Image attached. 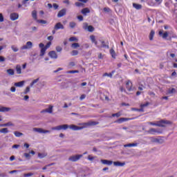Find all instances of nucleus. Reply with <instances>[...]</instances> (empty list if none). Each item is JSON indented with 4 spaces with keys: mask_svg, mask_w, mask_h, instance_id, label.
Instances as JSON below:
<instances>
[{
    "mask_svg": "<svg viewBox=\"0 0 177 177\" xmlns=\"http://www.w3.org/2000/svg\"><path fill=\"white\" fill-rule=\"evenodd\" d=\"M1 133H8L9 130H8V128H3L0 130Z\"/></svg>",
    "mask_w": 177,
    "mask_h": 177,
    "instance_id": "nucleus-36",
    "label": "nucleus"
},
{
    "mask_svg": "<svg viewBox=\"0 0 177 177\" xmlns=\"http://www.w3.org/2000/svg\"><path fill=\"white\" fill-rule=\"evenodd\" d=\"M122 106H129L130 104H128V103L122 102Z\"/></svg>",
    "mask_w": 177,
    "mask_h": 177,
    "instance_id": "nucleus-63",
    "label": "nucleus"
},
{
    "mask_svg": "<svg viewBox=\"0 0 177 177\" xmlns=\"http://www.w3.org/2000/svg\"><path fill=\"white\" fill-rule=\"evenodd\" d=\"M11 49L13 52H19V48L15 45L11 46Z\"/></svg>",
    "mask_w": 177,
    "mask_h": 177,
    "instance_id": "nucleus-38",
    "label": "nucleus"
},
{
    "mask_svg": "<svg viewBox=\"0 0 177 177\" xmlns=\"http://www.w3.org/2000/svg\"><path fill=\"white\" fill-rule=\"evenodd\" d=\"M54 30H64V26H63V24H62V23L58 22L54 26Z\"/></svg>",
    "mask_w": 177,
    "mask_h": 177,
    "instance_id": "nucleus-11",
    "label": "nucleus"
},
{
    "mask_svg": "<svg viewBox=\"0 0 177 177\" xmlns=\"http://www.w3.org/2000/svg\"><path fill=\"white\" fill-rule=\"evenodd\" d=\"M84 30H88L89 32H93L95 31V28L92 26H88V24H85L83 26Z\"/></svg>",
    "mask_w": 177,
    "mask_h": 177,
    "instance_id": "nucleus-9",
    "label": "nucleus"
},
{
    "mask_svg": "<svg viewBox=\"0 0 177 177\" xmlns=\"http://www.w3.org/2000/svg\"><path fill=\"white\" fill-rule=\"evenodd\" d=\"M37 23H39V24H46L48 22L44 19H37Z\"/></svg>",
    "mask_w": 177,
    "mask_h": 177,
    "instance_id": "nucleus-33",
    "label": "nucleus"
},
{
    "mask_svg": "<svg viewBox=\"0 0 177 177\" xmlns=\"http://www.w3.org/2000/svg\"><path fill=\"white\" fill-rule=\"evenodd\" d=\"M102 48H105L106 49H109V42L106 43L104 41H101Z\"/></svg>",
    "mask_w": 177,
    "mask_h": 177,
    "instance_id": "nucleus-28",
    "label": "nucleus"
},
{
    "mask_svg": "<svg viewBox=\"0 0 177 177\" xmlns=\"http://www.w3.org/2000/svg\"><path fill=\"white\" fill-rule=\"evenodd\" d=\"M77 55H78V50H72V56H77Z\"/></svg>",
    "mask_w": 177,
    "mask_h": 177,
    "instance_id": "nucleus-45",
    "label": "nucleus"
},
{
    "mask_svg": "<svg viewBox=\"0 0 177 177\" xmlns=\"http://www.w3.org/2000/svg\"><path fill=\"white\" fill-rule=\"evenodd\" d=\"M56 50L57 52H62V50H63V48L58 46L56 47Z\"/></svg>",
    "mask_w": 177,
    "mask_h": 177,
    "instance_id": "nucleus-50",
    "label": "nucleus"
},
{
    "mask_svg": "<svg viewBox=\"0 0 177 177\" xmlns=\"http://www.w3.org/2000/svg\"><path fill=\"white\" fill-rule=\"evenodd\" d=\"M82 125L84 127H78L75 124L70 126L68 124H62L53 127L52 129L53 131H62V129L66 131V129H68V128H70V129H72L73 131H80L81 129H84V128H86L87 127H95V125H99V122L90 121L83 123Z\"/></svg>",
    "mask_w": 177,
    "mask_h": 177,
    "instance_id": "nucleus-1",
    "label": "nucleus"
},
{
    "mask_svg": "<svg viewBox=\"0 0 177 177\" xmlns=\"http://www.w3.org/2000/svg\"><path fill=\"white\" fill-rule=\"evenodd\" d=\"M117 56H118V54L115 53V51L114 50V49H111V57L113 59H115V57H117Z\"/></svg>",
    "mask_w": 177,
    "mask_h": 177,
    "instance_id": "nucleus-30",
    "label": "nucleus"
},
{
    "mask_svg": "<svg viewBox=\"0 0 177 177\" xmlns=\"http://www.w3.org/2000/svg\"><path fill=\"white\" fill-rule=\"evenodd\" d=\"M14 85H15V86H17L18 88H21V86H23V85H24V81L16 82V83H15Z\"/></svg>",
    "mask_w": 177,
    "mask_h": 177,
    "instance_id": "nucleus-22",
    "label": "nucleus"
},
{
    "mask_svg": "<svg viewBox=\"0 0 177 177\" xmlns=\"http://www.w3.org/2000/svg\"><path fill=\"white\" fill-rule=\"evenodd\" d=\"M150 125H155L156 127H160V128H165L166 125H171L172 122L169 120H161L156 123L153 122H149Z\"/></svg>",
    "mask_w": 177,
    "mask_h": 177,
    "instance_id": "nucleus-2",
    "label": "nucleus"
},
{
    "mask_svg": "<svg viewBox=\"0 0 177 177\" xmlns=\"http://www.w3.org/2000/svg\"><path fill=\"white\" fill-rule=\"evenodd\" d=\"M10 20H12V21H15V20H17V19H19V14L16 12L11 13L10 15Z\"/></svg>",
    "mask_w": 177,
    "mask_h": 177,
    "instance_id": "nucleus-12",
    "label": "nucleus"
},
{
    "mask_svg": "<svg viewBox=\"0 0 177 177\" xmlns=\"http://www.w3.org/2000/svg\"><path fill=\"white\" fill-rule=\"evenodd\" d=\"M15 70L17 71V74H21V66L20 65H17Z\"/></svg>",
    "mask_w": 177,
    "mask_h": 177,
    "instance_id": "nucleus-25",
    "label": "nucleus"
},
{
    "mask_svg": "<svg viewBox=\"0 0 177 177\" xmlns=\"http://www.w3.org/2000/svg\"><path fill=\"white\" fill-rule=\"evenodd\" d=\"M39 48H41L40 50V56H44L45 55V53L46 52V48L45 47V44H44L43 43H40L39 44Z\"/></svg>",
    "mask_w": 177,
    "mask_h": 177,
    "instance_id": "nucleus-6",
    "label": "nucleus"
},
{
    "mask_svg": "<svg viewBox=\"0 0 177 177\" xmlns=\"http://www.w3.org/2000/svg\"><path fill=\"white\" fill-rule=\"evenodd\" d=\"M53 6L55 10L59 9V5H57V3H53Z\"/></svg>",
    "mask_w": 177,
    "mask_h": 177,
    "instance_id": "nucleus-53",
    "label": "nucleus"
},
{
    "mask_svg": "<svg viewBox=\"0 0 177 177\" xmlns=\"http://www.w3.org/2000/svg\"><path fill=\"white\" fill-rule=\"evenodd\" d=\"M7 73L8 75H15V70L13 69H8Z\"/></svg>",
    "mask_w": 177,
    "mask_h": 177,
    "instance_id": "nucleus-31",
    "label": "nucleus"
},
{
    "mask_svg": "<svg viewBox=\"0 0 177 177\" xmlns=\"http://www.w3.org/2000/svg\"><path fill=\"white\" fill-rule=\"evenodd\" d=\"M175 92H176V90L175 88H169L168 90V93L171 94V93H175Z\"/></svg>",
    "mask_w": 177,
    "mask_h": 177,
    "instance_id": "nucleus-43",
    "label": "nucleus"
},
{
    "mask_svg": "<svg viewBox=\"0 0 177 177\" xmlns=\"http://www.w3.org/2000/svg\"><path fill=\"white\" fill-rule=\"evenodd\" d=\"M0 127H13V124L12 122H8L7 123L0 124Z\"/></svg>",
    "mask_w": 177,
    "mask_h": 177,
    "instance_id": "nucleus-27",
    "label": "nucleus"
},
{
    "mask_svg": "<svg viewBox=\"0 0 177 177\" xmlns=\"http://www.w3.org/2000/svg\"><path fill=\"white\" fill-rule=\"evenodd\" d=\"M155 34L156 32L153 30H151L149 35V41H153V38H154Z\"/></svg>",
    "mask_w": 177,
    "mask_h": 177,
    "instance_id": "nucleus-21",
    "label": "nucleus"
},
{
    "mask_svg": "<svg viewBox=\"0 0 177 177\" xmlns=\"http://www.w3.org/2000/svg\"><path fill=\"white\" fill-rule=\"evenodd\" d=\"M85 97H86V95L83 94L80 96V100H84V99H85Z\"/></svg>",
    "mask_w": 177,
    "mask_h": 177,
    "instance_id": "nucleus-54",
    "label": "nucleus"
},
{
    "mask_svg": "<svg viewBox=\"0 0 177 177\" xmlns=\"http://www.w3.org/2000/svg\"><path fill=\"white\" fill-rule=\"evenodd\" d=\"M32 48V42L27 41L26 44L21 47V50H24L25 49H31Z\"/></svg>",
    "mask_w": 177,
    "mask_h": 177,
    "instance_id": "nucleus-8",
    "label": "nucleus"
},
{
    "mask_svg": "<svg viewBox=\"0 0 177 177\" xmlns=\"http://www.w3.org/2000/svg\"><path fill=\"white\" fill-rule=\"evenodd\" d=\"M24 156V157H26V158H28V159H30V157H31V156L28 153H25Z\"/></svg>",
    "mask_w": 177,
    "mask_h": 177,
    "instance_id": "nucleus-52",
    "label": "nucleus"
},
{
    "mask_svg": "<svg viewBox=\"0 0 177 177\" xmlns=\"http://www.w3.org/2000/svg\"><path fill=\"white\" fill-rule=\"evenodd\" d=\"M104 12H110L109 8H104Z\"/></svg>",
    "mask_w": 177,
    "mask_h": 177,
    "instance_id": "nucleus-61",
    "label": "nucleus"
},
{
    "mask_svg": "<svg viewBox=\"0 0 177 177\" xmlns=\"http://www.w3.org/2000/svg\"><path fill=\"white\" fill-rule=\"evenodd\" d=\"M47 156H48L47 153H38L39 158H45V157H46Z\"/></svg>",
    "mask_w": 177,
    "mask_h": 177,
    "instance_id": "nucleus-35",
    "label": "nucleus"
},
{
    "mask_svg": "<svg viewBox=\"0 0 177 177\" xmlns=\"http://www.w3.org/2000/svg\"><path fill=\"white\" fill-rule=\"evenodd\" d=\"M39 81V78L35 79L30 83V86H34L35 84H37Z\"/></svg>",
    "mask_w": 177,
    "mask_h": 177,
    "instance_id": "nucleus-40",
    "label": "nucleus"
},
{
    "mask_svg": "<svg viewBox=\"0 0 177 177\" xmlns=\"http://www.w3.org/2000/svg\"><path fill=\"white\" fill-rule=\"evenodd\" d=\"M3 21V15L2 13H0V23H2Z\"/></svg>",
    "mask_w": 177,
    "mask_h": 177,
    "instance_id": "nucleus-56",
    "label": "nucleus"
},
{
    "mask_svg": "<svg viewBox=\"0 0 177 177\" xmlns=\"http://www.w3.org/2000/svg\"><path fill=\"white\" fill-rule=\"evenodd\" d=\"M126 88L129 91V92H131V91H132V82H127L126 83Z\"/></svg>",
    "mask_w": 177,
    "mask_h": 177,
    "instance_id": "nucleus-17",
    "label": "nucleus"
},
{
    "mask_svg": "<svg viewBox=\"0 0 177 177\" xmlns=\"http://www.w3.org/2000/svg\"><path fill=\"white\" fill-rule=\"evenodd\" d=\"M82 157H83V155L82 154L72 156L69 157L68 160L72 161V162H76V161H78V160H80V158H82Z\"/></svg>",
    "mask_w": 177,
    "mask_h": 177,
    "instance_id": "nucleus-4",
    "label": "nucleus"
},
{
    "mask_svg": "<svg viewBox=\"0 0 177 177\" xmlns=\"http://www.w3.org/2000/svg\"><path fill=\"white\" fill-rule=\"evenodd\" d=\"M34 175L33 173H28V174H25L24 175V177H30V176H32Z\"/></svg>",
    "mask_w": 177,
    "mask_h": 177,
    "instance_id": "nucleus-48",
    "label": "nucleus"
},
{
    "mask_svg": "<svg viewBox=\"0 0 177 177\" xmlns=\"http://www.w3.org/2000/svg\"><path fill=\"white\" fill-rule=\"evenodd\" d=\"M32 17L35 20H36V21L38 20L37 17V10H33V11L32 12Z\"/></svg>",
    "mask_w": 177,
    "mask_h": 177,
    "instance_id": "nucleus-29",
    "label": "nucleus"
},
{
    "mask_svg": "<svg viewBox=\"0 0 177 177\" xmlns=\"http://www.w3.org/2000/svg\"><path fill=\"white\" fill-rule=\"evenodd\" d=\"M14 134H15V136L17 138H20V136H22L23 133H20V132H19V131H15V132H14Z\"/></svg>",
    "mask_w": 177,
    "mask_h": 177,
    "instance_id": "nucleus-37",
    "label": "nucleus"
},
{
    "mask_svg": "<svg viewBox=\"0 0 177 177\" xmlns=\"http://www.w3.org/2000/svg\"><path fill=\"white\" fill-rule=\"evenodd\" d=\"M66 13H67V9L63 8L59 11L57 14V17H63V16H66Z\"/></svg>",
    "mask_w": 177,
    "mask_h": 177,
    "instance_id": "nucleus-10",
    "label": "nucleus"
},
{
    "mask_svg": "<svg viewBox=\"0 0 177 177\" xmlns=\"http://www.w3.org/2000/svg\"><path fill=\"white\" fill-rule=\"evenodd\" d=\"M149 104H150L149 102H147L145 104H143L141 105V107H147V106H149Z\"/></svg>",
    "mask_w": 177,
    "mask_h": 177,
    "instance_id": "nucleus-58",
    "label": "nucleus"
},
{
    "mask_svg": "<svg viewBox=\"0 0 177 177\" xmlns=\"http://www.w3.org/2000/svg\"><path fill=\"white\" fill-rule=\"evenodd\" d=\"M15 158V156H12L10 157V160L14 161Z\"/></svg>",
    "mask_w": 177,
    "mask_h": 177,
    "instance_id": "nucleus-64",
    "label": "nucleus"
},
{
    "mask_svg": "<svg viewBox=\"0 0 177 177\" xmlns=\"http://www.w3.org/2000/svg\"><path fill=\"white\" fill-rule=\"evenodd\" d=\"M75 5V6H77V8H81V6H84V3L80 2H76Z\"/></svg>",
    "mask_w": 177,
    "mask_h": 177,
    "instance_id": "nucleus-44",
    "label": "nucleus"
},
{
    "mask_svg": "<svg viewBox=\"0 0 177 177\" xmlns=\"http://www.w3.org/2000/svg\"><path fill=\"white\" fill-rule=\"evenodd\" d=\"M71 48H73V49H77V48H80V44L73 43L71 44Z\"/></svg>",
    "mask_w": 177,
    "mask_h": 177,
    "instance_id": "nucleus-34",
    "label": "nucleus"
},
{
    "mask_svg": "<svg viewBox=\"0 0 177 177\" xmlns=\"http://www.w3.org/2000/svg\"><path fill=\"white\" fill-rule=\"evenodd\" d=\"M90 39L93 44H95V45H97V41H96V37H95V35H91Z\"/></svg>",
    "mask_w": 177,
    "mask_h": 177,
    "instance_id": "nucleus-20",
    "label": "nucleus"
},
{
    "mask_svg": "<svg viewBox=\"0 0 177 177\" xmlns=\"http://www.w3.org/2000/svg\"><path fill=\"white\" fill-rule=\"evenodd\" d=\"M112 117H117L118 118V117H121V113L120 112H118L116 113H113L112 114Z\"/></svg>",
    "mask_w": 177,
    "mask_h": 177,
    "instance_id": "nucleus-42",
    "label": "nucleus"
},
{
    "mask_svg": "<svg viewBox=\"0 0 177 177\" xmlns=\"http://www.w3.org/2000/svg\"><path fill=\"white\" fill-rule=\"evenodd\" d=\"M102 77H111V73H105L103 74Z\"/></svg>",
    "mask_w": 177,
    "mask_h": 177,
    "instance_id": "nucleus-51",
    "label": "nucleus"
},
{
    "mask_svg": "<svg viewBox=\"0 0 177 177\" xmlns=\"http://www.w3.org/2000/svg\"><path fill=\"white\" fill-rule=\"evenodd\" d=\"M11 92H16V87L12 86L10 88Z\"/></svg>",
    "mask_w": 177,
    "mask_h": 177,
    "instance_id": "nucleus-60",
    "label": "nucleus"
},
{
    "mask_svg": "<svg viewBox=\"0 0 177 177\" xmlns=\"http://www.w3.org/2000/svg\"><path fill=\"white\" fill-rule=\"evenodd\" d=\"M113 165L115 167H124L125 165V162H121L120 161L113 162Z\"/></svg>",
    "mask_w": 177,
    "mask_h": 177,
    "instance_id": "nucleus-14",
    "label": "nucleus"
},
{
    "mask_svg": "<svg viewBox=\"0 0 177 177\" xmlns=\"http://www.w3.org/2000/svg\"><path fill=\"white\" fill-rule=\"evenodd\" d=\"M69 66L71 67H74V66H75V63L74 62H71L69 63Z\"/></svg>",
    "mask_w": 177,
    "mask_h": 177,
    "instance_id": "nucleus-59",
    "label": "nucleus"
},
{
    "mask_svg": "<svg viewBox=\"0 0 177 177\" xmlns=\"http://www.w3.org/2000/svg\"><path fill=\"white\" fill-rule=\"evenodd\" d=\"M101 162L104 164V165H111V160H101Z\"/></svg>",
    "mask_w": 177,
    "mask_h": 177,
    "instance_id": "nucleus-24",
    "label": "nucleus"
},
{
    "mask_svg": "<svg viewBox=\"0 0 177 177\" xmlns=\"http://www.w3.org/2000/svg\"><path fill=\"white\" fill-rule=\"evenodd\" d=\"M46 110H47V113H49L50 114L53 111V106H50L49 108L47 109Z\"/></svg>",
    "mask_w": 177,
    "mask_h": 177,
    "instance_id": "nucleus-41",
    "label": "nucleus"
},
{
    "mask_svg": "<svg viewBox=\"0 0 177 177\" xmlns=\"http://www.w3.org/2000/svg\"><path fill=\"white\" fill-rule=\"evenodd\" d=\"M75 26H77V24H75V22H70L69 23V27H71V28H75Z\"/></svg>",
    "mask_w": 177,
    "mask_h": 177,
    "instance_id": "nucleus-39",
    "label": "nucleus"
},
{
    "mask_svg": "<svg viewBox=\"0 0 177 177\" xmlns=\"http://www.w3.org/2000/svg\"><path fill=\"white\" fill-rule=\"evenodd\" d=\"M136 146H138V143H129L124 145V147H135Z\"/></svg>",
    "mask_w": 177,
    "mask_h": 177,
    "instance_id": "nucleus-26",
    "label": "nucleus"
},
{
    "mask_svg": "<svg viewBox=\"0 0 177 177\" xmlns=\"http://www.w3.org/2000/svg\"><path fill=\"white\" fill-rule=\"evenodd\" d=\"M131 120H135V118H120L113 122L116 124H122V122H127V121H131Z\"/></svg>",
    "mask_w": 177,
    "mask_h": 177,
    "instance_id": "nucleus-3",
    "label": "nucleus"
},
{
    "mask_svg": "<svg viewBox=\"0 0 177 177\" xmlns=\"http://www.w3.org/2000/svg\"><path fill=\"white\" fill-rule=\"evenodd\" d=\"M8 111H10V108L5 107V106L0 107V113H6Z\"/></svg>",
    "mask_w": 177,
    "mask_h": 177,
    "instance_id": "nucleus-16",
    "label": "nucleus"
},
{
    "mask_svg": "<svg viewBox=\"0 0 177 177\" xmlns=\"http://www.w3.org/2000/svg\"><path fill=\"white\" fill-rule=\"evenodd\" d=\"M81 13L84 15V16H86L87 13H91V10L88 8H83L81 11Z\"/></svg>",
    "mask_w": 177,
    "mask_h": 177,
    "instance_id": "nucleus-18",
    "label": "nucleus"
},
{
    "mask_svg": "<svg viewBox=\"0 0 177 177\" xmlns=\"http://www.w3.org/2000/svg\"><path fill=\"white\" fill-rule=\"evenodd\" d=\"M28 92H30V86H27V87L26 88V90L24 91V95H27V93H28Z\"/></svg>",
    "mask_w": 177,
    "mask_h": 177,
    "instance_id": "nucleus-46",
    "label": "nucleus"
},
{
    "mask_svg": "<svg viewBox=\"0 0 177 177\" xmlns=\"http://www.w3.org/2000/svg\"><path fill=\"white\" fill-rule=\"evenodd\" d=\"M70 74H75L77 73H80L78 71H69Z\"/></svg>",
    "mask_w": 177,
    "mask_h": 177,
    "instance_id": "nucleus-57",
    "label": "nucleus"
},
{
    "mask_svg": "<svg viewBox=\"0 0 177 177\" xmlns=\"http://www.w3.org/2000/svg\"><path fill=\"white\" fill-rule=\"evenodd\" d=\"M48 56L51 57V59H57V53H56V51H50L48 53Z\"/></svg>",
    "mask_w": 177,
    "mask_h": 177,
    "instance_id": "nucleus-13",
    "label": "nucleus"
},
{
    "mask_svg": "<svg viewBox=\"0 0 177 177\" xmlns=\"http://www.w3.org/2000/svg\"><path fill=\"white\" fill-rule=\"evenodd\" d=\"M70 42H78V39L75 37H71L69 38Z\"/></svg>",
    "mask_w": 177,
    "mask_h": 177,
    "instance_id": "nucleus-32",
    "label": "nucleus"
},
{
    "mask_svg": "<svg viewBox=\"0 0 177 177\" xmlns=\"http://www.w3.org/2000/svg\"><path fill=\"white\" fill-rule=\"evenodd\" d=\"M159 35H162V37L163 38V39H165L166 38L168 37V32H165L163 33L162 30H160L159 31Z\"/></svg>",
    "mask_w": 177,
    "mask_h": 177,
    "instance_id": "nucleus-15",
    "label": "nucleus"
},
{
    "mask_svg": "<svg viewBox=\"0 0 177 177\" xmlns=\"http://www.w3.org/2000/svg\"><path fill=\"white\" fill-rule=\"evenodd\" d=\"M133 8H135V9H136L137 10H140V9H142V5L136 3H133Z\"/></svg>",
    "mask_w": 177,
    "mask_h": 177,
    "instance_id": "nucleus-19",
    "label": "nucleus"
},
{
    "mask_svg": "<svg viewBox=\"0 0 177 177\" xmlns=\"http://www.w3.org/2000/svg\"><path fill=\"white\" fill-rule=\"evenodd\" d=\"M0 62H5V57L0 56Z\"/></svg>",
    "mask_w": 177,
    "mask_h": 177,
    "instance_id": "nucleus-62",
    "label": "nucleus"
},
{
    "mask_svg": "<svg viewBox=\"0 0 177 177\" xmlns=\"http://www.w3.org/2000/svg\"><path fill=\"white\" fill-rule=\"evenodd\" d=\"M94 158H96V157L92 156L91 155H88V160H89V161H93Z\"/></svg>",
    "mask_w": 177,
    "mask_h": 177,
    "instance_id": "nucleus-47",
    "label": "nucleus"
},
{
    "mask_svg": "<svg viewBox=\"0 0 177 177\" xmlns=\"http://www.w3.org/2000/svg\"><path fill=\"white\" fill-rule=\"evenodd\" d=\"M151 142L152 143H158V145H162V143H164V139L156 138L154 137H151Z\"/></svg>",
    "mask_w": 177,
    "mask_h": 177,
    "instance_id": "nucleus-5",
    "label": "nucleus"
},
{
    "mask_svg": "<svg viewBox=\"0 0 177 177\" xmlns=\"http://www.w3.org/2000/svg\"><path fill=\"white\" fill-rule=\"evenodd\" d=\"M34 132H38L39 133H49V130H44L41 128H33Z\"/></svg>",
    "mask_w": 177,
    "mask_h": 177,
    "instance_id": "nucleus-7",
    "label": "nucleus"
},
{
    "mask_svg": "<svg viewBox=\"0 0 177 177\" xmlns=\"http://www.w3.org/2000/svg\"><path fill=\"white\" fill-rule=\"evenodd\" d=\"M50 45H52V42L48 41V42L46 44V46H44V48H46V49H48V48H50Z\"/></svg>",
    "mask_w": 177,
    "mask_h": 177,
    "instance_id": "nucleus-49",
    "label": "nucleus"
},
{
    "mask_svg": "<svg viewBox=\"0 0 177 177\" xmlns=\"http://www.w3.org/2000/svg\"><path fill=\"white\" fill-rule=\"evenodd\" d=\"M162 133V131H157L156 129H150L149 131H148V133Z\"/></svg>",
    "mask_w": 177,
    "mask_h": 177,
    "instance_id": "nucleus-23",
    "label": "nucleus"
},
{
    "mask_svg": "<svg viewBox=\"0 0 177 177\" xmlns=\"http://www.w3.org/2000/svg\"><path fill=\"white\" fill-rule=\"evenodd\" d=\"M77 19L80 21H82L84 20V17H82V15H79L77 16Z\"/></svg>",
    "mask_w": 177,
    "mask_h": 177,
    "instance_id": "nucleus-55",
    "label": "nucleus"
}]
</instances>
